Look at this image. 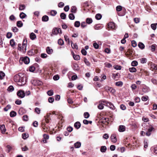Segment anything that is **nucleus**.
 I'll list each match as a JSON object with an SVG mask.
<instances>
[{
	"label": "nucleus",
	"mask_w": 157,
	"mask_h": 157,
	"mask_svg": "<svg viewBox=\"0 0 157 157\" xmlns=\"http://www.w3.org/2000/svg\"><path fill=\"white\" fill-rule=\"evenodd\" d=\"M102 102L106 104V106L109 107L110 109L113 110L115 109V107L111 102H108V101H102Z\"/></svg>",
	"instance_id": "5"
},
{
	"label": "nucleus",
	"mask_w": 157,
	"mask_h": 157,
	"mask_svg": "<svg viewBox=\"0 0 157 157\" xmlns=\"http://www.w3.org/2000/svg\"><path fill=\"white\" fill-rule=\"evenodd\" d=\"M67 129L68 132H71L73 130V128L72 127L69 126L67 128Z\"/></svg>",
	"instance_id": "64"
},
{
	"label": "nucleus",
	"mask_w": 157,
	"mask_h": 157,
	"mask_svg": "<svg viewBox=\"0 0 157 157\" xmlns=\"http://www.w3.org/2000/svg\"><path fill=\"white\" fill-rule=\"evenodd\" d=\"M107 149L106 147L105 146H102L100 148V151L102 152H105Z\"/></svg>",
	"instance_id": "25"
},
{
	"label": "nucleus",
	"mask_w": 157,
	"mask_h": 157,
	"mask_svg": "<svg viewBox=\"0 0 157 157\" xmlns=\"http://www.w3.org/2000/svg\"><path fill=\"white\" fill-rule=\"evenodd\" d=\"M15 82H19V85L22 86L25 85L26 82V78L25 75L20 73L15 75L13 77Z\"/></svg>",
	"instance_id": "1"
},
{
	"label": "nucleus",
	"mask_w": 157,
	"mask_h": 157,
	"mask_svg": "<svg viewBox=\"0 0 157 157\" xmlns=\"http://www.w3.org/2000/svg\"><path fill=\"white\" fill-rule=\"evenodd\" d=\"M138 46L139 48L141 49H144L145 47L144 44L141 42H139Z\"/></svg>",
	"instance_id": "24"
},
{
	"label": "nucleus",
	"mask_w": 157,
	"mask_h": 157,
	"mask_svg": "<svg viewBox=\"0 0 157 157\" xmlns=\"http://www.w3.org/2000/svg\"><path fill=\"white\" fill-rule=\"evenodd\" d=\"M81 146V143L77 142L74 144V146L76 148H79Z\"/></svg>",
	"instance_id": "20"
},
{
	"label": "nucleus",
	"mask_w": 157,
	"mask_h": 157,
	"mask_svg": "<svg viewBox=\"0 0 157 157\" xmlns=\"http://www.w3.org/2000/svg\"><path fill=\"white\" fill-rule=\"evenodd\" d=\"M47 94L49 96H51L53 94V91L52 90H50L47 92Z\"/></svg>",
	"instance_id": "49"
},
{
	"label": "nucleus",
	"mask_w": 157,
	"mask_h": 157,
	"mask_svg": "<svg viewBox=\"0 0 157 157\" xmlns=\"http://www.w3.org/2000/svg\"><path fill=\"white\" fill-rule=\"evenodd\" d=\"M116 85L118 86H121L123 84V83L121 82H118L116 83Z\"/></svg>",
	"instance_id": "63"
},
{
	"label": "nucleus",
	"mask_w": 157,
	"mask_h": 157,
	"mask_svg": "<svg viewBox=\"0 0 157 157\" xmlns=\"http://www.w3.org/2000/svg\"><path fill=\"white\" fill-rule=\"evenodd\" d=\"M113 67L114 68L117 70H120L121 69V67L120 66H114Z\"/></svg>",
	"instance_id": "55"
},
{
	"label": "nucleus",
	"mask_w": 157,
	"mask_h": 157,
	"mask_svg": "<svg viewBox=\"0 0 157 157\" xmlns=\"http://www.w3.org/2000/svg\"><path fill=\"white\" fill-rule=\"evenodd\" d=\"M16 113L14 111H12L10 113V116L11 117L15 116L16 115Z\"/></svg>",
	"instance_id": "31"
},
{
	"label": "nucleus",
	"mask_w": 157,
	"mask_h": 157,
	"mask_svg": "<svg viewBox=\"0 0 157 157\" xmlns=\"http://www.w3.org/2000/svg\"><path fill=\"white\" fill-rule=\"evenodd\" d=\"M110 139L111 141L113 143H115L117 141L116 136L115 134H112L110 136Z\"/></svg>",
	"instance_id": "8"
},
{
	"label": "nucleus",
	"mask_w": 157,
	"mask_h": 157,
	"mask_svg": "<svg viewBox=\"0 0 157 157\" xmlns=\"http://www.w3.org/2000/svg\"><path fill=\"white\" fill-rule=\"evenodd\" d=\"M58 44L61 45H63L64 44V42L63 40L59 39L58 40Z\"/></svg>",
	"instance_id": "50"
},
{
	"label": "nucleus",
	"mask_w": 157,
	"mask_h": 157,
	"mask_svg": "<svg viewBox=\"0 0 157 157\" xmlns=\"http://www.w3.org/2000/svg\"><path fill=\"white\" fill-rule=\"evenodd\" d=\"M25 6L24 4H20L19 6V9L20 10H23L25 9Z\"/></svg>",
	"instance_id": "19"
},
{
	"label": "nucleus",
	"mask_w": 157,
	"mask_h": 157,
	"mask_svg": "<svg viewBox=\"0 0 157 157\" xmlns=\"http://www.w3.org/2000/svg\"><path fill=\"white\" fill-rule=\"evenodd\" d=\"M74 127L77 129L81 127V124L79 122H77L74 124Z\"/></svg>",
	"instance_id": "14"
},
{
	"label": "nucleus",
	"mask_w": 157,
	"mask_h": 157,
	"mask_svg": "<svg viewBox=\"0 0 157 157\" xmlns=\"http://www.w3.org/2000/svg\"><path fill=\"white\" fill-rule=\"evenodd\" d=\"M21 19H23L27 16V15L23 12H21L19 15Z\"/></svg>",
	"instance_id": "22"
},
{
	"label": "nucleus",
	"mask_w": 157,
	"mask_h": 157,
	"mask_svg": "<svg viewBox=\"0 0 157 157\" xmlns=\"http://www.w3.org/2000/svg\"><path fill=\"white\" fill-rule=\"evenodd\" d=\"M17 95L18 97L21 98H23L25 97V92L22 90H19L17 92Z\"/></svg>",
	"instance_id": "3"
},
{
	"label": "nucleus",
	"mask_w": 157,
	"mask_h": 157,
	"mask_svg": "<svg viewBox=\"0 0 157 157\" xmlns=\"http://www.w3.org/2000/svg\"><path fill=\"white\" fill-rule=\"evenodd\" d=\"M138 62L135 60L133 61L131 63V65L132 66L135 67L138 65Z\"/></svg>",
	"instance_id": "39"
},
{
	"label": "nucleus",
	"mask_w": 157,
	"mask_h": 157,
	"mask_svg": "<svg viewBox=\"0 0 157 157\" xmlns=\"http://www.w3.org/2000/svg\"><path fill=\"white\" fill-rule=\"evenodd\" d=\"M5 76V74L2 71H0V79H3Z\"/></svg>",
	"instance_id": "42"
},
{
	"label": "nucleus",
	"mask_w": 157,
	"mask_h": 157,
	"mask_svg": "<svg viewBox=\"0 0 157 157\" xmlns=\"http://www.w3.org/2000/svg\"><path fill=\"white\" fill-rule=\"evenodd\" d=\"M148 96H143L141 98V100L143 101H146L148 99Z\"/></svg>",
	"instance_id": "40"
},
{
	"label": "nucleus",
	"mask_w": 157,
	"mask_h": 157,
	"mask_svg": "<svg viewBox=\"0 0 157 157\" xmlns=\"http://www.w3.org/2000/svg\"><path fill=\"white\" fill-rule=\"evenodd\" d=\"M120 107L121 109L122 110H125L126 109V106L123 104L121 105L120 106Z\"/></svg>",
	"instance_id": "61"
},
{
	"label": "nucleus",
	"mask_w": 157,
	"mask_h": 157,
	"mask_svg": "<svg viewBox=\"0 0 157 157\" xmlns=\"http://www.w3.org/2000/svg\"><path fill=\"white\" fill-rule=\"evenodd\" d=\"M84 116L85 118H88L90 116V114L88 112H85L84 113Z\"/></svg>",
	"instance_id": "51"
},
{
	"label": "nucleus",
	"mask_w": 157,
	"mask_h": 157,
	"mask_svg": "<svg viewBox=\"0 0 157 157\" xmlns=\"http://www.w3.org/2000/svg\"><path fill=\"white\" fill-rule=\"evenodd\" d=\"M27 45L26 43H24V42L22 44V49L24 52H25L26 50V47Z\"/></svg>",
	"instance_id": "28"
},
{
	"label": "nucleus",
	"mask_w": 157,
	"mask_h": 157,
	"mask_svg": "<svg viewBox=\"0 0 157 157\" xmlns=\"http://www.w3.org/2000/svg\"><path fill=\"white\" fill-rule=\"evenodd\" d=\"M68 17L71 20H74L75 18V17L73 13H70Z\"/></svg>",
	"instance_id": "34"
},
{
	"label": "nucleus",
	"mask_w": 157,
	"mask_h": 157,
	"mask_svg": "<svg viewBox=\"0 0 157 157\" xmlns=\"http://www.w3.org/2000/svg\"><path fill=\"white\" fill-rule=\"evenodd\" d=\"M102 17L100 13L97 14L95 16V18L98 20H100Z\"/></svg>",
	"instance_id": "37"
},
{
	"label": "nucleus",
	"mask_w": 157,
	"mask_h": 157,
	"mask_svg": "<svg viewBox=\"0 0 157 157\" xmlns=\"http://www.w3.org/2000/svg\"><path fill=\"white\" fill-rule=\"evenodd\" d=\"M125 148L124 147H121L120 148H118V150H119L120 151H121V153H123L125 151Z\"/></svg>",
	"instance_id": "58"
},
{
	"label": "nucleus",
	"mask_w": 157,
	"mask_h": 157,
	"mask_svg": "<svg viewBox=\"0 0 157 157\" xmlns=\"http://www.w3.org/2000/svg\"><path fill=\"white\" fill-rule=\"evenodd\" d=\"M108 27L112 29L114 28V23L113 22H111L109 23L108 24Z\"/></svg>",
	"instance_id": "27"
},
{
	"label": "nucleus",
	"mask_w": 157,
	"mask_h": 157,
	"mask_svg": "<svg viewBox=\"0 0 157 157\" xmlns=\"http://www.w3.org/2000/svg\"><path fill=\"white\" fill-rule=\"evenodd\" d=\"M62 31L60 29L55 28L53 29L52 31V33L51 34V36H52L53 35H57L58 33H61Z\"/></svg>",
	"instance_id": "2"
},
{
	"label": "nucleus",
	"mask_w": 157,
	"mask_h": 157,
	"mask_svg": "<svg viewBox=\"0 0 157 157\" xmlns=\"http://www.w3.org/2000/svg\"><path fill=\"white\" fill-rule=\"evenodd\" d=\"M98 108L100 109H102L104 108V104L101 103L98 106Z\"/></svg>",
	"instance_id": "35"
},
{
	"label": "nucleus",
	"mask_w": 157,
	"mask_h": 157,
	"mask_svg": "<svg viewBox=\"0 0 157 157\" xmlns=\"http://www.w3.org/2000/svg\"><path fill=\"white\" fill-rule=\"evenodd\" d=\"M57 13V11L55 10H52L50 12L51 15L53 16H55Z\"/></svg>",
	"instance_id": "33"
},
{
	"label": "nucleus",
	"mask_w": 157,
	"mask_h": 157,
	"mask_svg": "<svg viewBox=\"0 0 157 157\" xmlns=\"http://www.w3.org/2000/svg\"><path fill=\"white\" fill-rule=\"evenodd\" d=\"M35 69V67L34 66H30L29 68V71L31 72H33Z\"/></svg>",
	"instance_id": "56"
},
{
	"label": "nucleus",
	"mask_w": 157,
	"mask_h": 157,
	"mask_svg": "<svg viewBox=\"0 0 157 157\" xmlns=\"http://www.w3.org/2000/svg\"><path fill=\"white\" fill-rule=\"evenodd\" d=\"M14 90V87L12 86H10L7 89L10 92H12Z\"/></svg>",
	"instance_id": "46"
},
{
	"label": "nucleus",
	"mask_w": 157,
	"mask_h": 157,
	"mask_svg": "<svg viewBox=\"0 0 157 157\" xmlns=\"http://www.w3.org/2000/svg\"><path fill=\"white\" fill-rule=\"evenodd\" d=\"M80 22L79 21H76L74 24V26L76 27H78L80 25Z\"/></svg>",
	"instance_id": "43"
},
{
	"label": "nucleus",
	"mask_w": 157,
	"mask_h": 157,
	"mask_svg": "<svg viewBox=\"0 0 157 157\" xmlns=\"http://www.w3.org/2000/svg\"><path fill=\"white\" fill-rule=\"evenodd\" d=\"M29 137V135L28 134L23 133L22 134V138L24 139H26Z\"/></svg>",
	"instance_id": "44"
},
{
	"label": "nucleus",
	"mask_w": 157,
	"mask_h": 157,
	"mask_svg": "<svg viewBox=\"0 0 157 157\" xmlns=\"http://www.w3.org/2000/svg\"><path fill=\"white\" fill-rule=\"evenodd\" d=\"M129 70L131 72H135L136 71V69L134 67L129 68Z\"/></svg>",
	"instance_id": "32"
},
{
	"label": "nucleus",
	"mask_w": 157,
	"mask_h": 157,
	"mask_svg": "<svg viewBox=\"0 0 157 157\" xmlns=\"http://www.w3.org/2000/svg\"><path fill=\"white\" fill-rule=\"evenodd\" d=\"M0 128L2 133L3 134L4 133L6 130L5 128V125L4 124L1 125L0 126Z\"/></svg>",
	"instance_id": "10"
},
{
	"label": "nucleus",
	"mask_w": 157,
	"mask_h": 157,
	"mask_svg": "<svg viewBox=\"0 0 157 157\" xmlns=\"http://www.w3.org/2000/svg\"><path fill=\"white\" fill-rule=\"evenodd\" d=\"M84 61L85 64L87 66H90V63L87 60V59L86 58H85L84 59Z\"/></svg>",
	"instance_id": "45"
},
{
	"label": "nucleus",
	"mask_w": 157,
	"mask_h": 157,
	"mask_svg": "<svg viewBox=\"0 0 157 157\" xmlns=\"http://www.w3.org/2000/svg\"><path fill=\"white\" fill-rule=\"evenodd\" d=\"M87 26V24L85 22L83 21L81 23V27L83 29L85 27H86Z\"/></svg>",
	"instance_id": "38"
},
{
	"label": "nucleus",
	"mask_w": 157,
	"mask_h": 157,
	"mask_svg": "<svg viewBox=\"0 0 157 157\" xmlns=\"http://www.w3.org/2000/svg\"><path fill=\"white\" fill-rule=\"evenodd\" d=\"M54 101V99L52 97H50L48 98V101L49 102L52 103Z\"/></svg>",
	"instance_id": "59"
},
{
	"label": "nucleus",
	"mask_w": 157,
	"mask_h": 157,
	"mask_svg": "<svg viewBox=\"0 0 157 157\" xmlns=\"http://www.w3.org/2000/svg\"><path fill=\"white\" fill-rule=\"evenodd\" d=\"M48 19V17L47 15L44 16L42 17V20L43 21H47Z\"/></svg>",
	"instance_id": "21"
},
{
	"label": "nucleus",
	"mask_w": 157,
	"mask_h": 157,
	"mask_svg": "<svg viewBox=\"0 0 157 157\" xmlns=\"http://www.w3.org/2000/svg\"><path fill=\"white\" fill-rule=\"evenodd\" d=\"M139 60H140V63H145L147 61V60L145 58L140 59H139Z\"/></svg>",
	"instance_id": "30"
},
{
	"label": "nucleus",
	"mask_w": 157,
	"mask_h": 157,
	"mask_svg": "<svg viewBox=\"0 0 157 157\" xmlns=\"http://www.w3.org/2000/svg\"><path fill=\"white\" fill-rule=\"evenodd\" d=\"M157 23L152 24L151 25V28L153 30H155L156 28V25Z\"/></svg>",
	"instance_id": "36"
},
{
	"label": "nucleus",
	"mask_w": 157,
	"mask_h": 157,
	"mask_svg": "<svg viewBox=\"0 0 157 157\" xmlns=\"http://www.w3.org/2000/svg\"><path fill=\"white\" fill-rule=\"evenodd\" d=\"M109 120V119L108 118H104L102 119V120L101 121V123L104 124H107L109 123L108 121Z\"/></svg>",
	"instance_id": "9"
},
{
	"label": "nucleus",
	"mask_w": 157,
	"mask_h": 157,
	"mask_svg": "<svg viewBox=\"0 0 157 157\" xmlns=\"http://www.w3.org/2000/svg\"><path fill=\"white\" fill-rule=\"evenodd\" d=\"M60 16L62 19H65L66 17V15L65 13H62L60 14Z\"/></svg>",
	"instance_id": "41"
},
{
	"label": "nucleus",
	"mask_w": 157,
	"mask_h": 157,
	"mask_svg": "<svg viewBox=\"0 0 157 157\" xmlns=\"http://www.w3.org/2000/svg\"><path fill=\"white\" fill-rule=\"evenodd\" d=\"M81 53L82 55L85 56L86 55L87 52L84 49H82L81 51Z\"/></svg>",
	"instance_id": "60"
},
{
	"label": "nucleus",
	"mask_w": 157,
	"mask_h": 157,
	"mask_svg": "<svg viewBox=\"0 0 157 157\" xmlns=\"http://www.w3.org/2000/svg\"><path fill=\"white\" fill-rule=\"evenodd\" d=\"M132 46L134 47H136L137 45V44L135 40H132Z\"/></svg>",
	"instance_id": "62"
},
{
	"label": "nucleus",
	"mask_w": 157,
	"mask_h": 157,
	"mask_svg": "<svg viewBox=\"0 0 157 157\" xmlns=\"http://www.w3.org/2000/svg\"><path fill=\"white\" fill-rule=\"evenodd\" d=\"M71 44L72 48H75L77 50L78 49V47L76 43L74 44L72 41H71Z\"/></svg>",
	"instance_id": "13"
},
{
	"label": "nucleus",
	"mask_w": 157,
	"mask_h": 157,
	"mask_svg": "<svg viewBox=\"0 0 157 157\" xmlns=\"http://www.w3.org/2000/svg\"><path fill=\"white\" fill-rule=\"evenodd\" d=\"M28 54L29 56H32L34 54V52H33V50H31L28 51Z\"/></svg>",
	"instance_id": "53"
},
{
	"label": "nucleus",
	"mask_w": 157,
	"mask_h": 157,
	"mask_svg": "<svg viewBox=\"0 0 157 157\" xmlns=\"http://www.w3.org/2000/svg\"><path fill=\"white\" fill-rule=\"evenodd\" d=\"M77 8L75 6H73L71 9V11L72 13H75L76 11Z\"/></svg>",
	"instance_id": "29"
},
{
	"label": "nucleus",
	"mask_w": 157,
	"mask_h": 157,
	"mask_svg": "<svg viewBox=\"0 0 157 157\" xmlns=\"http://www.w3.org/2000/svg\"><path fill=\"white\" fill-rule=\"evenodd\" d=\"M30 39L32 40H34L36 38V36L33 33H31L30 36Z\"/></svg>",
	"instance_id": "16"
},
{
	"label": "nucleus",
	"mask_w": 157,
	"mask_h": 157,
	"mask_svg": "<svg viewBox=\"0 0 157 157\" xmlns=\"http://www.w3.org/2000/svg\"><path fill=\"white\" fill-rule=\"evenodd\" d=\"M21 61L25 64H28L30 62L29 59L27 57L21 58L20 59V62Z\"/></svg>",
	"instance_id": "4"
},
{
	"label": "nucleus",
	"mask_w": 157,
	"mask_h": 157,
	"mask_svg": "<svg viewBox=\"0 0 157 157\" xmlns=\"http://www.w3.org/2000/svg\"><path fill=\"white\" fill-rule=\"evenodd\" d=\"M11 106L10 105H8L4 108V110L5 111H7L9 109L11 108Z\"/></svg>",
	"instance_id": "52"
},
{
	"label": "nucleus",
	"mask_w": 157,
	"mask_h": 157,
	"mask_svg": "<svg viewBox=\"0 0 157 157\" xmlns=\"http://www.w3.org/2000/svg\"><path fill=\"white\" fill-rule=\"evenodd\" d=\"M93 46L94 47V48L96 49H98V48H99V45L96 42L95 43H94V44H93Z\"/></svg>",
	"instance_id": "54"
},
{
	"label": "nucleus",
	"mask_w": 157,
	"mask_h": 157,
	"mask_svg": "<svg viewBox=\"0 0 157 157\" xmlns=\"http://www.w3.org/2000/svg\"><path fill=\"white\" fill-rule=\"evenodd\" d=\"M73 57L74 59L76 60H78L80 59V57L78 55H75L73 52H72Z\"/></svg>",
	"instance_id": "11"
},
{
	"label": "nucleus",
	"mask_w": 157,
	"mask_h": 157,
	"mask_svg": "<svg viewBox=\"0 0 157 157\" xmlns=\"http://www.w3.org/2000/svg\"><path fill=\"white\" fill-rule=\"evenodd\" d=\"M150 91L149 88L147 86L144 87L142 89V92H140L139 94L141 95L144 94V93H146Z\"/></svg>",
	"instance_id": "6"
},
{
	"label": "nucleus",
	"mask_w": 157,
	"mask_h": 157,
	"mask_svg": "<svg viewBox=\"0 0 157 157\" xmlns=\"http://www.w3.org/2000/svg\"><path fill=\"white\" fill-rule=\"evenodd\" d=\"M122 10V7L121 6H118L116 7V10L117 11L119 12Z\"/></svg>",
	"instance_id": "47"
},
{
	"label": "nucleus",
	"mask_w": 157,
	"mask_h": 157,
	"mask_svg": "<svg viewBox=\"0 0 157 157\" xmlns=\"http://www.w3.org/2000/svg\"><path fill=\"white\" fill-rule=\"evenodd\" d=\"M10 44L12 47H14L15 46V43L13 39H11L10 41Z\"/></svg>",
	"instance_id": "26"
},
{
	"label": "nucleus",
	"mask_w": 157,
	"mask_h": 157,
	"mask_svg": "<svg viewBox=\"0 0 157 157\" xmlns=\"http://www.w3.org/2000/svg\"><path fill=\"white\" fill-rule=\"evenodd\" d=\"M86 24H90L93 22V20L91 18H87L86 19Z\"/></svg>",
	"instance_id": "18"
},
{
	"label": "nucleus",
	"mask_w": 157,
	"mask_h": 157,
	"mask_svg": "<svg viewBox=\"0 0 157 157\" xmlns=\"http://www.w3.org/2000/svg\"><path fill=\"white\" fill-rule=\"evenodd\" d=\"M35 112L37 114H39L40 113V109L36 107L35 109Z\"/></svg>",
	"instance_id": "48"
},
{
	"label": "nucleus",
	"mask_w": 157,
	"mask_h": 157,
	"mask_svg": "<svg viewBox=\"0 0 157 157\" xmlns=\"http://www.w3.org/2000/svg\"><path fill=\"white\" fill-rule=\"evenodd\" d=\"M156 45L155 44H152L151 46V51L152 52H154L155 51L156 48Z\"/></svg>",
	"instance_id": "57"
},
{
	"label": "nucleus",
	"mask_w": 157,
	"mask_h": 157,
	"mask_svg": "<svg viewBox=\"0 0 157 157\" xmlns=\"http://www.w3.org/2000/svg\"><path fill=\"white\" fill-rule=\"evenodd\" d=\"M106 89L107 90L109 91L112 93H114L115 92V90L111 87H107V88H106Z\"/></svg>",
	"instance_id": "17"
},
{
	"label": "nucleus",
	"mask_w": 157,
	"mask_h": 157,
	"mask_svg": "<svg viewBox=\"0 0 157 157\" xmlns=\"http://www.w3.org/2000/svg\"><path fill=\"white\" fill-rule=\"evenodd\" d=\"M125 127L124 125H120L119 126L118 130L120 132H123L125 131Z\"/></svg>",
	"instance_id": "12"
},
{
	"label": "nucleus",
	"mask_w": 157,
	"mask_h": 157,
	"mask_svg": "<svg viewBox=\"0 0 157 157\" xmlns=\"http://www.w3.org/2000/svg\"><path fill=\"white\" fill-rule=\"evenodd\" d=\"M23 25V24L21 21H18L17 22V25L18 27H22Z\"/></svg>",
	"instance_id": "23"
},
{
	"label": "nucleus",
	"mask_w": 157,
	"mask_h": 157,
	"mask_svg": "<svg viewBox=\"0 0 157 157\" xmlns=\"http://www.w3.org/2000/svg\"><path fill=\"white\" fill-rule=\"evenodd\" d=\"M154 130V128L152 127H150L148 129L147 131L146 132V134L147 136H150L151 133V132Z\"/></svg>",
	"instance_id": "7"
},
{
	"label": "nucleus",
	"mask_w": 157,
	"mask_h": 157,
	"mask_svg": "<svg viewBox=\"0 0 157 157\" xmlns=\"http://www.w3.org/2000/svg\"><path fill=\"white\" fill-rule=\"evenodd\" d=\"M46 52L48 54H51L53 52V50L52 49L50 48V47H48L47 48Z\"/></svg>",
	"instance_id": "15"
}]
</instances>
